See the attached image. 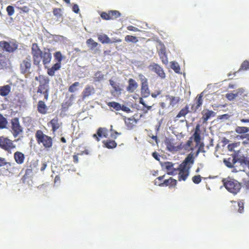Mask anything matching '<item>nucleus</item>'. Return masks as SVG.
Returning <instances> with one entry per match:
<instances>
[{
	"mask_svg": "<svg viewBox=\"0 0 249 249\" xmlns=\"http://www.w3.org/2000/svg\"><path fill=\"white\" fill-rule=\"evenodd\" d=\"M11 123L13 135L16 138L22 132V128L20 125L18 118L15 117L12 119Z\"/></svg>",
	"mask_w": 249,
	"mask_h": 249,
	"instance_id": "obj_8",
	"label": "nucleus"
},
{
	"mask_svg": "<svg viewBox=\"0 0 249 249\" xmlns=\"http://www.w3.org/2000/svg\"><path fill=\"white\" fill-rule=\"evenodd\" d=\"M171 67L173 70H174V71L176 73L179 72L180 67L177 62H172L171 64Z\"/></svg>",
	"mask_w": 249,
	"mask_h": 249,
	"instance_id": "obj_45",
	"label": "nucleus"
},
{
	"mask_svg": "<svg viewBox=\"0 0 249 249\" xmlns=\"http://www.w3.org/2000/svg\"><path fill=\"white\" fill-rule=\"evenodd\" d=\"M232 159L229 158L224 160L225 164L229 168L233 167L234 164L238 161V159L235 154L232 155Z\"/></svg>",
	"mask_w": 249,
	"mask_h": 249,
	"instance_id": "obj_20",
	"label": "nucleus"
},
{
	"mask_svg": "<svg viewBox=\"0 0 249 249\" xmlns=\"http://www.w3.org/2000/svg\"><path fill=\"white\" fill-rule=\"evenodd\" d=\"M158 54L162 63L167 65L168 63L167 56L166 53V49L164 47L161 48L158 52Z\"/></svg>",
	"mask_w": 249,
	"mask_h": 249,
	"instance_id": "obj_21",
	"label": "nucleus"
},
{
	"mask_svg": "<svg viewBox=\"0 0 249 249\" xmlns=\"http://www.w3.org/2000/svg\"><path fill=\"white\" fill-rule=\"evenodd\" d=\"M200 125L197 124L195 128V132L193 135L194 141L197 143V145L200 143L201 137L200 135Z\"/></svg>",
	"mask_w": 249,
	"mask_h": 249,
	"instance_id": "obj_26",
	"label": "nucleus"
},
{
	"mask_svg": "<svg viewBox=\"0 0 249 249\" xmlns=\"http://www.w3.org/2000/svg\"><path fill=\"white\" fill-rule=\"evenodd\" d=\"M137 121L135 119L134 117L130 118H125L124 123L128 129H132L135 126Z\"/></svg>",
	"mask_w": 249,
	"mask_h": 249,
	"instance_id": "obj_23",
	"label": "nucleus"
},
{
	"mask_svg": "<svg viewBox=\"0 0 249 249\" xmlns=\"http://www.w3.org/2000/svg\"><path fill=\"white\" fill-rule=\"evenodd\" d=\"M127 29L129 31H133V32H138L139 31V29L133 26L130 25L127 27Z\"/></svg>",
	"mask_w": 249,
	"mask_h": 249,
	"instance_id": "obj_60",
	"label": "nucleus"
},
{
	"mask_svg": "<svg viewBox=\"0 0 249 249\" xmlns=\"http://www.w3.org/2000/svg\"><path fill=\"white\" fill-rule=\"evenodd\" d=\"M245 91L243 88H239L236 90L235 94H237V97L239 95H242Z\"/></svg>",
	"mask_w": 249,
	"mask_h": 249,
	"instance_id": "obj_61",
	"label": "nucleus"
},
{
	"mask_svg": "<svg viewBox=\"0 0 249 249\" xmlns=\"http://www.w3.org/2000/svg\"><path fill=\"white\" fill-rule=\"evenodd\" d=\"M43 52L39 48L37 44L34 43L32 45L31 54L33 56L34 65L39 66L41 60V55Z\"/></svg>",
	"mask_w": 249,
	"mask_h": 249,
	"instance_id": "obj_6",
	"label": "nucleus"
},
{
	"mask_svg": "<svg viewBox=\"0 0 249 249\" xmlns=\"http://www.w3.org/2000/svg\"><path fill=\"white\" fill-rule=\"evenodd\" d=\"M16 147V145L13 143L12 140L3 136L0 137V148L8 153H11V150Z\"/></svg>",
	"mask_w": 249,
	"mask_h": 249,
	"instance_id": "obj_7",
	"label": "nucleus"
},
{
	"mask_svg": "<svg viewBox=\"0 0 249 249\" xmlns=\"http://www.w3.org/2000/svg\"><path fill=\"white\" fill-rule=\"evenodd\" d=\"M138 76L141 82V85H146L148 84L147 78L142 74H139Z\"/></svg>",
	"mask_w": 249,
	"mask_h": 249,
	"instance_id": "obj_46",
	"label": "nucleus"
},
{
	"mask_svg": "<svg viewBox=\"0 0 249 249\" xmlns=\"http://www.w3.org/2000/svg\"><path fill=\"white\" fill-rule=\"evenodd\" d=\"M95 93V89L93 86L89 85H87L82 92V98L83 100L93 95Z\"/></svg>",
	"mask_w": 249,
	"mask_h": 249,
	"instance_id": "obj_11",
	"label": "nucleus"
},
{
	"mask_svg": "<svg viewBox=\"0 0 249 249\" xmlns=\"http://www.w3.org/2000/svg\"><path fill=\"white\" fill-rule=\"evenodd\" d=\"M164 143L166 146L167 149L170 152L178 151L180 150V145L176 146L173 142V140L169 138H166L164 141Z\"/></svg>",
	"mask_w": 249,
	"mask_h": 249,
	"instance_id": "obj_12",
	"label": "nucleus"
},
{
	"mask_svg": "<svg viewBox=\"0 0 249 249\" xmlns=\"http://www.w3.org/2000/svg\"><path fill=\"white\" fill-rule=\"evenodd\" d=\"M11 87L9 85L0 87V95L2 96H6L10 93Z\"/></svg>",
	"mask_w": 249,
	"mask_h": 249,
	"instance_id": "obj_29",
	"label": "nucleus"
},
{
	"mask_svg": "<svg viewBox=\"0 0 249 249\" xmlns=\"http://www.w3.org/2000/svg\"><path fill=\"white\" fill-rule=\"evenodd\" d=\"M249 69V61L245 60L241 64L239 71L241 70H247Z\"/></svg>",
	"mask_w": 249,
	"mask_h": 249,
	"instance_id": "obj_44",
	"label": "nucleus"
},
{
	"mask_svg": "<svg viewBox=\"0 0 249 249\" xmlns=\"http://www.w3.org/2000/svg\"><path fill=\"white\" fill-rule=\"evenodd\" d=\"M101 17L105 20H110V16L109 15V11L107 13L103 12L100 15Z\"/></svg>",
	"mask_w": 249,
	"mask_h": 249,
	"instance_id": "obj_53",
	"label": "nucleus"
},
{
	"mask_svg": "<svg viewBox=\"0 0 249 249\" xmlns=\"http://www.w3.org/2000/svg\"><path fill=\"white\" fill-rule=\"evenodd\" d=\"M80 85V83L78 82H75L71 85L69 88V91L71 93H73L78 90L77 88Z\"/></svg>",
	"mask_w": 249,
	"mask_h": 249,
	"instance_id": "obj_41",
	"label": "nucleus"
},
{
	"mask_svg": "<svg viewBox=\"0 0 249 249\" xmlns=\"http://www.w3.org/2000/svg\"><path fill=\"white\" fill-rule=\"evenodd\" d=\"M86 43L91 50H93L98 45V43L94 41L92 38L88 39L86 41Z\"/></svg>",
	"mask_w": 249,
	"mask_h": 249,
	"instance_id": "obj_39",
	"label": "nucleus"
},
{
	"mask_svg": "<svg viewBox=\"0 0 249 249\" xmlns=\"http://www.w3.org/2000/svg\"><path fill=\"white\" fill-rule=\"evenodd\" d=\"M138 76L141 82V85H146L148 84L147 78L142 74H139Z\"/></svg>",
	"mask_w": 249,
	"mask_h": 249,
	"instance_id": "obj_47",
	"label": "nucleus"
},
{
	"mask_svg": "<svg viewBox=\"0 0 249 249\" xmlns=\"http://www.w3.org/2000/svg\"><path fill=\"white\" fill-rule=\"evenodd\" d=\"M196 146H198V149H200V151H202V152H205L204 144L203 142H201V141L200 142V143L197 145V143H196Z\"/></svg>",
	"mask_w": 249,
	"mask_h": 249,
	"instance_id": "obj_59",
	"label": "nucleus"
},
{
	"mask_svg": "<svg viewBox=\"0 0 249 249\" xmlns=\"http://www.w3.org/2000/svg\"><path fill=\"white\" fill-rule=\"evenodd\" d=\"M150 69L155 72L161 79L165 77V73L163 69L158 64L153 63L149 66Z\"/></svg>",
	"mask_w": 249,
	"mask_h": 249,
	"instance_id": "obj_10",
	"label": "nucleus"
},
{
	"mask_svg": "<svg viewBox=\"0 0 249 249\" xmlns=\"http://www.w3.org/2000/svg\"><path fill=\"white\" fill-rule=\"evenodd\" d=\"M235 132L238 134H246L249 131V128L245 126H237L235 129Z\"/></svg>",
	"mask_w": 249,
	"mask_h": 249,
	"instance_id": "obj_36",
	"label": "nucleus"
},
{
	"mask_svg": "<svg viewBox=\"0 0 249 249\" xmlns=\"http://www.w3.org/2000/svg\"><path fill=\"white\" fill-rule=\"evenodd\" d=\"M61 68V63L54 64L51 68L47 70V73L49 75L53 76L54 75L55 71L59 70Z\"/></svg>",
	"mask_w": 249,
	"mask_h": 249,
	"instance_id": "obj_27",
	"label": "nucleus"
},
{
	"mask_svg": "<svg viewBox=\"0 0 249 249\" xmlns=\"http://www.w3.org/2000/svg\"><path fill=\"white\" fill-rule=\"evenodd\" d=\"M105 147L108 148H113L116 147L117 143L114 140H107L103 142Z\"/></svg>",
	"mask_w": 249,
	"mask_h": 249,
	"instance_id": "obj_31",
	"label": "nucleus"
},
{
	"mask_svg": "<svg viewBox=\"0 0 249 249\" xmlns=\"http://www.w3.org/2000/svg\"><path fill=\"white\" fill-rule=\"evenodd\" d=\"M128 85L126 87V90L129 92H133L138 88L137 83L132 78H130L128 81Z\"/></svg>",
	"mask_w": 249,
	"mask_h": 249,
	"instance_id": "obj_22",
	"label": "nucleus"
},
{
	"mask_svg": "<svg viewBox=\"0 0 249 249\" xmlns=\"http://www.w3.org/2000/svg\"><path fill=\"white\" fill-rule=\"evenodd\" d=\"M109 84L112 87L115 91L116 92H120L121 89L119 85L112 80H109Z\"/></svg>",
	"mask_w": 249,
	"mask_h": 249,
	"instance_id": "obj_42",
	"label": "nucleus"
},
{
	"mask_svg": "<svg viewBox=\"0 0 249 249\" xmlns=\"http://www.w3.org/2000/svg\"><path fill=\"white\" fill-rule=\"evenodd\" d=\"M53 13L55 17H56L58 18H59L61 17L62 15L61 14V9L60 8H54L53 9Z\"/></svg>",
	"mask_w": 249,
	"mask_h": 249,
	"instance_id": "obj_48",
	"label": "nucleus"
},
{
	"mask_svg": "<svg viewBox=\"0 0 249 249\" xmlns=\"http://www.w3.org/2000/svg\"><path fill=\"white\" fill-rule=\"evenodd\" d=\"M7 164H9V165H10V163L9 162H7L6 161L5 159L0 157V166L6 165Z\"/></svg>",
	"mask_w": 249,
	"mask_h": 249,
	"instance_id": "obj_62",
	"label": "nucleus"
},
{
	"mask_svg": "<svg viewBox=\"0 0 249 249\" xmlns=\"http://www.w3.org/2000/svg\"><path fill=\"white\" fill-rule=\"evenodd\" d=\"M121 110H122L124 111H125L127 113H129L131 111L130 109L128 107H127L124 105H123V106L121 105Z\"/></svg>",
	"mask_w": 249,
	"mask_h": 249,
	"instance_id": "obj_63",
	"label": "nucleus"
},
{
	"mask_svg": "<svg viewBox=\"0 0 249 249\" xmlns=\"http://www.w3.org/2000/svg\"><path fill=\"white\" fill-rule=\"evenodd\" d=\"M33 173V168L31 166L28 168L26 171L24 177H29Z\"/></svg>",
	"mask_w": 249,
	"mask_h": 249,
	"instance_id": "obj_57",
	"label": "nucleus"
},
{
	"mask_svg": "<svg viewBox=\"0 0 249 249\" xmlns=\"http://www.w3.org/2000/svg\"><path fill=\"white\" fill-rule=\"evenodd\" d=\"M174 164L171 162L167 161L164 163L165 169L168 171V174L170 175H174L177 174V168H174Z\"/></svg>",
	"mask_w": 249,
	"mask_h": 249,
	"instance_id": "obj_18",
	"label": "nucleus"
},
{
	"mask_svg": "<svg viewBox=\"0 0 249 249\" xmlns=\"http://www.w3.org/2000/svg\"><path fill=\"white\" fill-rule=\"evenodd\" d=\"M36 80L39 83L37 93L42 94L45 100L47 101L49 94V78L44 75H39L36 77Z\"/></svg>",
	"mask_w": 249,
	"mask_h": 249,
	"instance_id": "obj_2",
	"label": "nucleus"
},
{
	"mask_svg": "<svg viewBox=\"0 0 249 249\" xmlns=\"http://www.w3.org/2000/svg\"><path fill=\"white\" fill-rule=\"evenodd\" d=\"M109 15L110 20H113L121 16V13L117 10H110L109 11Z\"/></svg>",
	"mask_w": 249,
	"mask_h": 249,
	"instance_id": "obj_38",
	"label": "nucleus"
},
{
	"mask_svg": "<svg viewBox=\"0 0 249 249\" xmlns=\"http://www.w3.org/2000/svg\"><path fill=\"white\" fill-rule=\"evenodd\" d=\"M97 36L98 40L103 44L111 43L110 38L106 34L98 35Z\"/></svg>",
	"mask_w": 249,
	"mask_h": 249,
	"instance_id": "obj_30",
	"label": "nucleus"
},
{
	"mask_svg": "<svg viewBox=\"0 0 249 249\" xmlns=\"http://www.w3.org/2000/svg\"><path fill=\"white\" fill-rule=\"evenodd\" d=\"M72 9V11L75 13H78L79 11V7L77 4H74L73 5Z\"/></svg>",
	"mask_w": 249,
	"mask_h": 249,
	"instance_id": "obj_64",
	"label": "nucleus"
},
{
	"mask_svg": "<svg viewBox=\"0 0 249 249\" xmlns=\"http://www.w3.org/2000/svg\"><path fill=\"white\" fill-rule=\"evenodd\" d=\"M160 186H168L169 188L175 187L177 184V180L172 178H170L168 179H165L163 180V182H158Z\"/></svg>",
	"mask_w": 249,
	"mask_h": 249,
	"instance_id": "obj_15",
	"label": "nucleus"
},
{
	"mask_svg": "<svg viewBox=\"0 0 249 249\" xmlns=\"http://www.w3.org/2000/svg\"><path fill=\"white\" fill-rule=\"evenodd\" d=\"M189 108L188 106H186L184 108H182L178 113L177 114L176 118H179L181 117H184L189 112Z\"/></svg>",
	"mask_w": 249,
	"mask_h": 249,
	"instance_id": "obj_37",
	"label": "nucleus"
},
{
	"mask_svg": "<svg viewBox=\"0 0 249 249\" xmlns=\"http://www.w3.org/2000/svg\"><path fill=\"white\" fill-rule=\"evenodd\" d=\"M107 104L108 107L113 108V109L116 111H119L121 109V104L117 102L114 101L109 102L107 103Z\"/></svg>",
	"mask_w": 249,
	"mask_h": 249,
	"instance_id": "obj_34",
	"label": "nucleus"
},
{
	"mask_svg": "<svg viewBox=\"0 0 249 249\" xmlns=\"http://www.w3.org/2000/svg\"><path fill=\"white\" fill-rule=\"evenodd\" d=\"M108 135V130L105 127H99L97 133L93 135V137L95 138L97 141H100V138H107Z\"/></svg>",
	"mask_w": 249,
	"mask_h": 249,
	"instance_id": "obj_14",
	"label": "nucleus"
},
{
	"mask_svg": "<svg viewBox=\"0 0 249 249\" xmlns=\"http://www.w3.org/2000/svg\"><path fill=\"white\" fill-rule=\"evenodd\" d=\"M14 158L16 163L21 164L24 162L25 156L22 152L17 151L14 154Z\"/></svg>",
	"mask_w": 249,
	"mask_h": 249,
	"instance_id": "obj_24",
	"label": "nucleus"
},
{
	"mask_svg": "<svg viewBox=\"0 0 249 249\" xmlns=\"http://www.w3.org/2000/svg\"><path fill=\"white\" fill-rule=\"evenodd\" d=\"M192 181L195 184H199L201 181V177L200 175H196L192 178Z\"/></svg>",
	"mask_w": 249,
	"mask_h": 249,
	"instance_id": "obj_51",
	"label": "nucleus"
},
{
	"mask_svg": "<svg viewBox=\"0 0 249 249\" xmlns=\"http://www.w3.org/2000/svg\"><path fill=\"white\" fill-rule=\"evenodd\" d=\"M238 212L239 213H242L244 212V203L242 201H240L238 202Z\"/></svg>",
	"mask_w": 249,
	"mask_h": 249,
	"instance_id": "obj_55",
	"label": "nucleus"
},
{
	"mask_svg": "<svg viewBox=\"0 0 249 249\" xmlns=\"http://www.w3.org/2000/svg\"><path fill=\"white\" fill-rule=\"evenodd\" d=\"M222 181L226 189L234 195L237 194L241 188L240 183L234 179H224Z\"/></svg>",
	"mask_w": 249,
	"mask_h": 249,
	"instance_id": "obj_3",
	"label": "nucleus"
},
{
	"mask_svg": "<svg viewBox=\"0 0 249 249\" xmlns=\"http://www.w3.org/2000/svg\"><path fill=\"white\" fill-rule=\"evenodd\" d=\"M195 161L193 154L191 153L188 155L183 161L177 168L178 180L179 181H185L190 174V170Z\"/></svg>",
	"mask_w": 249,
	"mask_h": 249,
	"instance_id": "obj_1",
	"label": "nucleus"
},
{
	"mask_svg": "<svg viewBox=\"0 0 249 249\" xmlns=\"http://www.w3.org/2000/svg\"><path fill=\"white\" fill-rule=\"evenodd\" d=\"M202 93L198 94L196 98V103L191 107L192 111L196 112L202 106L203 104Z\"/></svg>",
	"mask_w": 249,
	"mask_h": 249,
	"instance_id": "obj_17",
	"label": "nucleus"
},
{
	"mask_svg": "<svg viewBox=\"0 0 249 249\" xmlns=\"http://www.w3.org/2000/svg\"><path fill=\"white\" fill-rule=\"evenodd\" d=\"M201 114L202 116L201 120L203 124L206 123L207 121L211 117H214L215 115V113L212 110L208 109L204 110L202 111Z\"/></svg>",
	"mask_w": 249,
	"mask_h": 249,
	"instance_id": "obj_16",
	"label": "nucleus"
},
{
	"mask_svg": "<svg viewBox=\"0 0 249 249\" xmlns=\"http://www.w3.org/2000/svg\"><path fill=\"white\" fill-rule=\"evenodd\" d=\"M54 57L58 60V62L57 63H61L62 60V55L60 52H56L54 54Z\"/></svg>",
	"mask_w": 249,
	"mask_h": 249,
	"instance_id": "obj_56",
	"label": "nucleus"
},
{
	"mask_svg": "<svg viewBox=\"0 0 249 249\" xmlns=\"http://www.w3.org/2000/svg\"><path fill=\"white\" fill-rule=\"evenodd\" d=\"M240 139H246V140L243 142V144H249V133H246L245 134L239 136Z\"/></svg>",
	"mask_w": 249,
	"mask_h": 249,
	"instance_id": "obj_50",
	"label": "nucleus"
},
{
	"mask_svg": "<svg viewBox=\"0 0 249 249\" xmlns=\"http://www.w3.org/2000/svg\"><path fill=\"white\" fill-rule=\"evenodd\" d=\"M0 47L3 51L13 53L18 49V43L14 39L9 41H0Z\"/></svg>",
	"mask_w": 249,
	"mask_h": 249,
	"instance_id": "obj_5",
	"label": "nucleus"
},
{
	"mask_svg": "<svg viewBox=\"0 0 249 249\" xmlns=\"http://www.w3.org/2000/svg\"><path fill=\"white\" fill-rule=\"evenodd\" d=\"M31 68V61L30 57L26 58L20 64V70L22 74H26L30 73Z\"/></svg>",
	"mask_w": 249,
	"mask_h": 249,
	"instance_id": "obj_9",
	"label": "nucleus"
},
{
	"mask_svg": "<svg viewBox=\"0 0 249 249\" xmlns=\"http://www.w3.org/2000/svg\"><path fill=\"white\" fill-rule=\"evenodd\" d=\"M140 103L142 105L144 108H146V109L144 108L143 109V111L144 113L147 112L148 110H150L152 108V106H147L142 99L140 100Z\"/></svg>",
	"mask_w": 249,
	"mask_h": 249,
	"instance_id": "obj_49",
	"label": "nucleus"
},
{
	"mask_svg": "<svg viewBox=\"0 0 249 249\" xmlns=\"http://www.w3.org/2000/svg\"><path fill=\"white\" fill-rule=\"evenodd\" d=\"M62 123L59 121L57 117L52 119L48 123V125L52 127V131L53 133L56 131L62 126Z\"/></svg>",
	"mask_w": 249,
	"mask_h": 249,
	"instance_id": "obj_13",
	"label": "nucleus"
},
{
	"mask_svg": "<svg viewBox=\"0 0 249 249\" xmlns=\"http://www.w3.org/2000/svg\"><path fill=\"white\" fill-rule=\"evenodd\" d=\"M8 122L6 119L0 114V129H3L6 127Z\"/></svg>",
	"mask_w": 249,
	"mask_h": 249,
	"instance_id": "obj_40",
	"label": "nucleus"
},
{
	"mask_svg": "<svg viewBox=\"0 0 249 249\" xmlns=\"http://www.w3.org/2000/svg\"><path fill=\"white\" fill-rule=\"evenodd\" d=\"M165 177V175L160 176L158 177L155 180V184L157 185H159V184L157 183L158 182H163V179H164Z\"/></svg>",
	"mask_w": 249,
	"mask_h": 249,
	"instance_id": "obj_58",
	"label": "nucleus"
},
{
	"mask_svg": "<svg viewBox=\"0 0 249 249\" xmlns=\"http://www.w3.org/2000/svg\"><path fill=\"white\" fill-rule=\"evenodd\" d=\"M165 97L166 99L169 100V106L172 107H174L180 101V98L179 97H176L169 95H166Z\"/></svg>",
	"mask_w": 249,
	"mask_h": 249,
	"instance_id": "obj_28",
	"label": "nucleus"
},
{
	"mask_svg": "<svg viewBox=\"0 0 249 249\" xmlns=\"http://www.w3.org/2000/svg\"><path fill=\"white\" fill-rule=\"evenodd\" d=\"M124 40L127 42L136 43L138 41L137 37L130 35L126 36Z\"/></svg>",
	"mask_w": 249,
	"mask_h": 249,
	"instance_id": "obj_43",
	"label": "nucleus"
},
{
	"mask_svg": "<svg viewBox=\"0 0 249 249\" xmlns=\"http://www.w3.org/2000/svg\"><path fill=\"white\" fill-rule=\"evenodd\" d=\"M141 93L144 97H146L150 94V90L148 88V85H141Z\"/></svg>",
	"mask_w": 249,
	"mask_h": 249,
	"instance_id": "obj_35",
	"label": "nucleus"
},
{
	"mask_svg": "<svg viewBox=\"0 0 249 249\" xmlns=\"http://www.w3.org/2000/svg\"><path fill=\"white\" fill-rule=\"evenodd\" d=\"M237 97V94L232 93H228L226 94V97L230 101L233 100Z\"/></svg>",
	"mask_w": 249,
	"mask_h": 249,
	"instance_id": "obj_54",
	"label": "nucleus"
},
{
	"mask_svg": "<svg viewBox=\"0 0 249 249\" xmlns=\"http://www.w3.org/2000/svg\"><path fill=\"white\" fill-rule=\"evenodd\" d=\"M41 59L44 65H46L50 63L52 59V54L48 50L47 51L43 52L41 55Z\"/></svg>",
	"mask_w": 249,
	"mask_h": 249,
	"instance_id": "obj_19",
	"label": "nucleus"
},
{
	"mask_svg": "<svg viewBox=\"0 0 249 249\" xmlns=\"http://www.w3.org/2000/svg\"><path fill=\"white\" fill-rule=\"evenodd\" d=\"M104 74L101 71H96L93 77V80L94 82H99L104 79Z\"/></svg>",
	"mask_w": 249,
	"mask_h": 249,
	"instance_id": "obj_32",
	"label": "nucleus"
},
{
	"mask_svg": "<svg viewBox=\"0 0 249 249\" xmlns=\"http://www.w3.org/2000/svg\"><path fill=\"white\" fill-rule=\"evenodd\" d=\"M6 11L9 16H12L14 13V7L11 5H9L6 8Z\"/></svg>",
	"mask_w": 249,
	"mask_h": 249,
	"instance_id": "obj_52",
	"label": "nucleus"
},
{
	"mask_svg": "<svg viewBox=\"0 0 249 249\" xmlns=\"http://www.w3.org/2000/svg\"><path fill=\"white\" fill-rule=\"evenodd\" d=\"M37 109L39 113L45 114L47 113L48 107L44 101L40 100L37 103Z\"/></svg>",
	"mask_w": 249,
	"mask_h": 249,
	"instance_id": "obj_25",
	"label": "nucleus"
},
{
	"mask_svg": "<svg viewBox=\"0 0 249 249\" xmlns=\"http://www.w3.org/2000/svg\"><path fill=\"white\" fill-rule=\"evenodd\" d=\"M36 138L38 144L42 143L43 146L49 149L53 145L52 138L45 135L41 130H38L36 133Z\"/></svg>",
	"mask_w": 249,
	"mask_h": 249,
	"instance_id": "obj_4",
	"label": "nucleus"
},
{
	"mask_svg": "<svg viewBox=\"0 0 249 249\" xmlns=\"http://www.w3.org/2000/svg\"><path fill=\"white\" fill-rule=\"evenodd\" d=\"M193 138V137L192 136L189 138V140L187 141L186 143L183 145H182V144H180V149H184L185 150L189 151V150H193L194 148L191 147L190 148V149H189V148L190 147L192 143V139Z\"/></svg>",
	"mask_w": 249,
	"mask_h": 249,
	"instance_id": "obj_33",
	"label": "nucleus"
}]
</instances>
